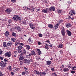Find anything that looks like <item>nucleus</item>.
Instances as JSON below:
<instances>
[{"instance_id": "nucleus-27", "label": "nucleus", "mask_w": 76, "mask_h": 76, "mask_svg": "<svg viewBox=\"0 0 76 76\" xmlns=\"http://www.w3.org/2000/svg\"><path fill=\"white\" fill-rule=\"evenodd\" d=\"M11 41H12L13 42H15L16 41V39L15 38H11Z\"/></svg>"}, {"instance_id": "nucleus-6", "label": "nucleus", "mask_w": 76, "mask_h": 76, "mask_svg": "<svg viewBox=\"0 0 76 76\" xmlns=\"http://www.w3.org/2000/svg\"><path fill=\"white\" fill-rule=\"evenodd\" d=\"M68 68H71L72 70H76V66H74V67L73 66H70V64L68 66Z\"/></svg>"}, {"instance_id": "nucleus-56", "label": "nucleus", "mask_w": 76, "mask_h": 76, "mask_svg": "<svg viewBox=\"0 0 76 76\" xmlns=\"http://www.w3.org/2000/svg\"><path fill=\"white\" fill-rule=\"evenodd\" d=\"M20 45H22L23 46V45H24L22 43H20Z\"/></svg>"}, {"instance_id": "nucleus-50", "label": "nucleus", "mask_w": 76, "mask_h": 76, "mask_svg": "<svg viewBox=\"0 0 76 76\" xmlns=\"http://www.w3.org/2000/svg\"><path fill=\"white\" fill-rule=\"evenodd\" d=\"M26 73L25 72H23L22 73V75H25Z\"/></svg>"}, {"instance_id": "nucleus-23", "label": "nucleus", "mask_w": 76, "mask_h": 76, "mask_svg": "<svg viewBox=\"0 0 76 76\" xmlns=\"http://www.w3.org/2000/svg\"><path fill=\"white\" fill-rule=\"evenodd\" d=\"M63 22V20H60L59 21H58L57 24H56L57 25H58V26H59V25H60V24L61 23V22Z\"/></svg>"}, {"instance_id": "nucleus-20", "label": "nucleus", "mask_w": 76, "mask_h": 76, "mask_svg": "<svg viewBox=\"0 0 76 76\" xmlns=\"http://www.w3.org/2000/svg\"><path fill=\"white\" fill-rule=\"evenodd\" d=\"M71 24L69 23H67L66 24V28H70V27L71 26Z\"/></svg>"}, {"instance_id": "nucleus-49", "label": "nucleus", "mask_w": 76, "mask_h": 76, "mask_svg": "<svg viewBox=\"0 0 76 76\" xmlns=\"http://www.w3.org/2000/svg\"><path fill=\"white\" fill-rule=\"evenodd\" d=\"M4 58V57H0V59H1V60H3Z\"/></svg>"}, {"instance_id": "nucleus-31", "label": "nucleus", "mask_w": 76, "mask_h": 76, "mask_svg": "<svg viewBox=\"0 0 76 76\" xmlns=\"http://www.w3.org/2000/svg\"><path fill=\"white\" fill-rule=\"evenodd\" d=\"M22 48H23V47L21 45H20V46H18V48L19 50H21V49H22Z\"/></svg>"}, {"instance_id": "nucleus-2", "label": "nucleus", "mask_w": 76, "mask_h": 76, "mask_svg": "<svg viewBox=\"0 0 76 76\" xmlns=\"http://www.w3.org/2000/svg\"><path fill=\"white\" fill-rule=\"evenodd\" d=\"M0 65L1 67H2L3 69H4L5 67H6V63L3 62V61H1L0 63Z\"/></svg>"}, {"instance_id": "nucleus-51", "label": "nucleus", "mask_w": 76, "mask_h": 76, "mask_svg": "<svg viewBox=\"0 0 76 76\" xmlns=\"http://www.w3.org/2000/svg\"><path fill=\"white\" fill-rule=\"evenodd\" d=\"M4 61H5V62H8V61L6 60V59H4Z\"/></svg>"}, {"instance_id": "nucleus-38", "label": "nucleus", "mask_w": 76, "mask_h": 76, "mask_svg": "<svg viewBox=\"0 0 76 76\" xmlns=\"http://www.w3.org/2000/svg\"><path fill=\"white\" fill-rule=\"evenodd\" d=\"M19 44V42H16L15 43V46H16V47L18 46V45Z\"/></svg>"}, {"instance_id": "nucleus-42", "label": "nucleus", "mask_w": 76, "mask_h": 76, "mask_svg": "<svg viewBox=\"0 0 76 76\" xmlns=\"http://www.w3.org/2000/svg\"><path fill=\"white\" fill-rule=\"evenodd\" d=\"M8 23H9V24H11L12 23V20H10L8 21Z\"/></svg>"}, {"instance_id": "nucleus-1", "label": "nucleus", "mask_w": 76, "mask_h": 76, "mask_svg": "<svg viewBox=\"0 0 76 76\" xmlns=\"http://www.w3.org/2000/svg\"><path fill=\"white\" fill-rule=\"evenodd\" d=\"M13 20H14L15 22H17V20H21L20 17L18 15H15L14 16H13Z\"/></svg>"}, {"instance_id": "nucleus-34", "label": "nucleus", "mask_w": 76, "mask_h": 76, "mask_svg": "<svg viewBox=\"0 0 76 76\" xmlns=\"http://www.w3.org/2000/svg\"><path fill=\"white\" fill-rule=\"evenodd\" d=\"M12 36H14L15 37H16V34L14 32H12Z\"/></svg>"}, {"instance_id": "nucleus-8", "label": "nucleus", "mask_w": 76, "mask_h": 76, "mask_svg": "<svg viewBox=\"0 0 76 76\" xmlns=\"http://www.w3.org/2000/svg\"><path fill=\"white\" fill-rule=\"evenodd\" d=\"M6 12L7 13L9 14L10 12H11V10H10V8H7V9L5 10Z\"/></svg>"}, {"instance_id": "nucleus-9", "label": "nucleus", "mask_w": 76, "mask_h": 76, "mask_svg": "<svg viewBox=\"0 0 76 76\" xmlns=\"http://www.w3.org/2000/svg\"><path fill=\"white\" fill-rule=\"evenodd\" d=\"M66 32H67V34H68V36L69 37L72 36V33L70 31H69L68 30H66Z\"/></svg>"}, {"instance_id": "nucleus-46", "label": "nucleus", "mask_w": 76, "mask_h": 76, "mask_svg": "<svg viewBox=\"0 0 76 76\" xmlns=\"http://www.w3.org/2000/svg\"><path fill=\"white\" fill-rule=\"evenodd\" d=\"M3 76V74H2V73L0 71V76Z\"/></svg>"}, {"instance_id": "nucleus-63", "label": "nucleus", "mask_w": 76, "mask_h": 76, "mask_svg": "<svg viewBox=\"0 0 76 76\" xmlns=\"http://www.w3.org/2000/svg\"><path fill=\"white\" fill-rule=\"evenodd\" d=\"M23 62L22 61V62H20V65H22L23 64L22 63Z\"/></svg>"}, {"instance_id": "nucleus-29", "label": "nucleus", "mask_w": 76, "mask_h": 76, "mask_svg": "<svg viewBox=\"0 0 76 76\" xmlns=\"http://www.w3.org/2000/svg\"><path fill=\"white\" fill-rule=\"evenodd\" d=\"M23 58H23V57L22 56L21 57H20L19 58V60L20 61H21L22 60H23Z\"/></svg>"}, {"instance_id": "nucleus-3", "label": "nucleus", "mask_w": 76, "mask_h": 76, "mask_svg": "<svg viewBox=\"0 0 76 76\" xmlns=\"http://www.w3.org/2000/svg\"><path fill=\"white\" fill-rule=\"evenodd\" d=\"M61 34L62 36H65V30L64 27H62L61 29Z\"/></svg>"}, {"instance_id": "nucleus-22", "label": "nucleus", "mask_w": 76, "mask_h": 76, "mask_svg": "<svg viewBox=\"0 0 76 76\" xmlns=\"http://www.w3.org/2000/svg\"><path fill=\"white\" fill-rule=\"evenodd\" d=\"M69 69H68V68H64V69H63V71H64V72H69Z\"/></svg>"}, {"instance_id": "nucleus-10", "label": "nucleus", "mask_w": 76, "mask_h": 76, "mask_svg": "<svg viewBox=\"0 0 76 76\" xmlns=\"http://www.w3.org/2000/svg\"><path fill=\"white\" fill-rule=\"evenodd\" d=\"M48 8H47L46 9L43 10L42 12L45 13H47V11H48Z\"/></svg>"}, {"instance_id": "nucleus-12", "label": "nucleus", "mask_w": 76, "mask_h": 76, "mask_svg": "<svg viewBox=\"0 0 76 76\" xmlns=\"http://www.w3.org/2000/svg\"><path fill=\"white\" fill-rule=\"evenodd\" d=\"M4 34L5 37H7L8 35H9V31H6L5 33Z\"/></svg>"}, {"instance_id": "nucleus-40", "label": "nucleus", "mask_w": 76, "mask_h": 76, "mask_svg": "<svg viewBox=\"0 0 76 76\" xmlns=\"http://www.w3.org/2000/svg\"><path fill=\"white\" fill-rule=\"evenodd\" d=\"M71 72L73 74V73H75L76 72V71H75L72 70L71 71Z\"/></svg>"}, {"instance_id": "nucleus-61", "label": "nucleus", "mask_w": 76, "mask_h": 76, "mask_svg": "<svg viewBox=\"0 0 76 76\" xmlns=\"http://www.w3.org/2000/svg\"><path fill=\"white\" fill-rule=\"evenodd\" d=\"M49 46H50V47H52V46H53V44H51L50 45H49Z\"/></svg>"}, {"instance_id": "nucleus-39", "label": "nucleus", "mask_w": 76, "mask_h": 76, "mask_svg": "<svg viewBox=\"0 0 76 76\" xmlns=\"http://www.w3.org/2000/svg\"><path fill=\"white\" fill-rule=\"evenodd\" d=\"M18 53H22V50H18Z\"/></svg>"}, {"instance_id": "nucleus-59", "label": "nucleus", "mask_w": 76, "mask_h": 76, "mask_svg": "<svg viewBox=\"0 0 76 76\" xmlns=\"http://www.w3.org/2000/svg\"><path fill=\"white\" fill-rule=\"evenodd\" d=\"M28 10V8L26 7L25 9V10Z\"/></svg>"}, {"instance_id": "nucleus-26", "label": "nucleus", "mask_w": 76, "mask_h": 76, "mask_svg": "<svg viewBox=\"0 0 76 76\" xmlns=\"http://www.w3.org/2000/svg\"><path fill=\"white\" fill-rule=\"evenodd\" d=\"M28 41H29V42H31V43H32L33 42L31 40V37H29L28 39Z\"/></svg>"}, {"instance_id": "nucleus-21", "label": "nucleus", "mask_w": 76, "mask_h": 76, "mask_svg": "<svg viewBox=\"0 0 76 76\" xmlns=\"http://www.w3.org/2000/svg\"><path fill=\"white\" fill-rule=\"evenodd\" d=\"M69 14L70 15H75V13L74 11H73V10H72L69 13Z\"/></svg>"}, {"instance_id": "nucleus-58", "label": "nucleus", "mask_w": 76, "mask_h": 76, "mask_svg": "<svg viewBox=\"0 0 76 76\" xmlns=\"http://www.w3.org/2000/svg\"><path fill=\"white\" fill-rule=\"evenodd\" d=\"M11 75H14V73H13V72H11Z\"/></svg>"}, {"instance_id": "nucleus-48", "label": "nucleus", "mask_w": 76, "mask_h": 76, "mask_svg": "<svg viewBox=\"0 0 76 76\" xmlns=\"http://www.w3.org/2000/svg\"><path fill=\"white\" fill-rule=\"evenodd\" d=\"M24 54L23 53H21L20 55V56L21 57V56H23Z\"/></svg>"}, {"instance_id": "nucleus-16", "label": "nucleus", "mask_w": 76, "mask_h": 76, "mask_svg": "<svg viewBox=\"0 0 76 76\" xmlns=\"http://www.w3.org/2000/svg\"><path fill=\"white\" fill-rule=\"evenodd\" d=\"M15 29H17L19 31H21V28L19 27H15Z\"/></svg>"}, {"instance_id": "nucleus-19", "label": "nucleus", "mask_w": 76, "mask_h": 76, "mask_svg": "<svg viewBox=\"0 0 76 76\" xmlns=\"http://www.w3.org/2000/svg\"><path fill=\"white\" fill-rule=\"evenodd\" d=\"M45 48L47 50H48L49 49V45H48L46 44L45 45Z\"/></svg>"}, {"instance_id": "nucleus-17", "label": "nucleus", "mask_w": 76, "mask_h": 76, "mask_svg": "<svg viewBox=\"0 0 76 76\" xmlns=\"http://www.w3.org/2000/svg\"><path fill=\"white\" fill-rule=\"evenodd\" d=\"M46 64L47 65H50L51 64V61H46Z\"/></svg>"}, {"instance_id": "nucleus-24", "label": "nucleus", "mask_w": 76, "mask_h": 76, "mask_svg": "<svg viewBox=\"0 0 76 76\" xmlns=\"http://www.w3.org/2000/svg\"><path fill=\"white\" fill-rule=\"evenodd\" d=\"M3 46L4 48L5 47H7V45H6V42H4L3 43Z\"/></svg>"}, {"instance_id": "nucleus-52", "label": "nucleus", "mask_w": 76, "mask_h": 76, "mask_svg": "<svg viewBox=\"0 0 76 76\" xmlns=\"http://www.w3.org/2000/svg\"><path fill=\"white\" fill-rule=\"evenodd\" d=\"M41 43L40 42H39L38 43V45H41Z\"/></svg>"}, {"instance_id": "nucleus-18", "label": "nucleus", "mask_w": 76, "mask_h": 76, "mask_svg": "<svg viewBox=\"0 0 76 76\" xmlns=\"http://www.w3.org/2000/svg\"><path fill=\"white\" fill-rule=\"evenodd\" d=\"M37 54L38 55H41V52L40 51V50H39V49H37Z\"/></svg>"}, {"instance_id": "nucleus-30", "label": "nucleus", "mask_w": 76, "mask_h": 76, "mask_svg": "<svg viewBox=\"0 0 76 76\" xmlns=\"http://www.w3.org/2000/svg\"><path fill=\"white\" fill-rule=\"evenodd\" d=\"M32 53L31 54L32 55H36V53L35 52V51H31Z\"/></svg>"}, {"instance_id": "nucleus-60", "label": "nucleus", "mask_w": 76, "mask_h": 76, "mask_svg": "<svg viewBox=\"0 0 76 76\" xmlns=\"http://www.w3.org/2000/svg\"><path fill=\"white\" fill-rule=\"evenodd\" d=\"M41 59V58H40V57H39V58H37V60H39Z\"/></svg>"}, {"instance_id": "nucleus-28", "label": "nucleus", "mask_w": 76, "mask_h": 76, "mask_svg": "<svg viewBox=\"0 0 76 76\" xmlns=\"http://www.w3.org/2000/svg\"><path fill=\"white\" fill-rule=\"evenodd\" d=\"M26 47V48H27L28 50H29V49H30V46H29V45H26L25 46Z\"/></svg>"}, {"instance_id": "nucleus-55", "label": "nucleus", "mask_w": 76, "mask_h": 76, "mask_svg": "<svg viewBox=\"0 0 76 76\" xmlns=\"http://www.w3.org/2000/svg\"><path fill=\"white\" fill-rule=\"evenodd\" d=\"M23 24H24V25H25V24H26V22L25 21H23Z\"/></svg>"}, {"instance_id": "nucleus-47", "label": "nucleus", "mask_w": 76, "mask_h": 76, "mask_svg": "<svg viewBox=\"0 0 76 76\" xmlns=\"http://www.w3.org/2000/svg\"><path fill=\"white\" fill-rule=\"evenodd\" d=\"M3 54V52L2 51L0 50V55H1V54Z\"/></svg>"}, {"instance_id": "nucleus-33", "label": "nucleus", "mask_w": 76, "mask_h": 76, "mask_svg": "<svg viewBox=\"0 0 76 76\" xmlns=\"http://www.w3.org/2000/svg\"><path fill=\"white\" fill-rule=\"evenodd\" d=\"M7 69L8 70H12V68H11V66H9L7 67Z\"/></svg>"}, {"instance_id": "nucleus-62", "label": "nucleus", "mask_w": 76, "mask_h": 76, "mask_svg": "<svg viewBox=\"0 0 76 76\" xmlns=\"http://www.w3.org/2000/svg\"><path fill=\"white\" fill-rule=\"evenodd\" d=\"M60 52V53L61 54H62V53H63V51H59Z\"/></svg>"}, {"instance_id": "nucleus-43", "label": "nucleus", "mask_w": 76, "mask_h": 76, "mask_svg": "<svg viewBox=\"0 0 76 76\" xmlns=\"http://www.w3.org/2000/svg\"><path fill=\"white\" fill-rule=\"evenodd\" d=\"M39 37H42V34H39Z\"/></svg>"}, {"instance_id": "nucleus-36", "label": "nucleus", "mask_w": 76, "mask_h": 76, "mask_svg": "<svg viewBox=\"0 0 76 76\" xmlns=\"http://www.w3.org/2000/svg\"><path fill=\"white\" fill-rule=\"evenodd\" d=\"M26 51L25 50H24L23 52V53L24 55V54H26Z\"/></svg>"}, {"instance_id": "nucleus-54", "label": "nucleus", "mask_w": 76, "mask_h": 76, "mask_svg": "<svg viewBox=\"0 0 76 76\" xmlns=\"http://www.w3.org/2000/svg\"><path fill=\"white\" fill-rule=\"evenodd\" d=\"M35 73H36V74H39V72L36 71L35 72Z\"/></svg>"}, {"instance_id": "nucleus-25", "label": "nucleus", "mask_w": 76, "mask_h": 76, "mask_svg": "<svg viewBox=\"0 0 76 76\" xmlns=\"http://www.w3.org/2000/svg\"><path fill=\"white\" fill-rule=\"evenodd\" d=\"M17 71H18V69L17 68H14L13 70V72H17Z\"/></svg>"}, {"instance_id": "nucleus-5", "label": "nucleus", "mask_w": 76, "mask_h": 76, "mask_svg": "<svg viewBox=\"0 0 76 76\" xmlns=\"http://www.w3.org/2000/svg\"><path fill=\"white\" fill-rule=\"evenodd\" d=\"M5 57L8 56V57H10L11 56V53L10 52H7L4 54Z\"/></svg>"}, {"instance_id": "nucleus-37", "label": "nucleus", "mask_w": 76, "mask_h": 76, "mask_svg": "<svg viewBox=\"0 0 76 76\" xmlns=\"http://www.w3.org/2000/svg\"><path fill=\"white\" fill-rule=\"evenodd\" d=\"M41 74H42V75H46V73H45V72H41Z\"/></svg>"}, {"instance_id": "nucleus-32", "label": "nucleus", "mask_w": 76, "mask_h": 76, "mask_svg": "<svg viewBox=\"0 0 76 76\" xmlns=\"http://www.w3.org/2000/svg\"><path fill=\"white\" fill-rule=\"evenodd\" d=\"M31 12H33L35 10V8H34L31 7Z\"/></svg>"}, {"instance_id": "nucleus-14", "label": "nucleus", "mask_w": 76, "mask_h": 76, "mask_svg": "<svg viewBox=\"0 0 76 76\" xmlns=\"http://www.w3.org/2000/svg\"><path fill=\"white\" fill-rule=\"evenodd\" d=\"M53 25L51 24H48V27H49V28L50 29H52V28H53Z\"/></svg>"}, {"instance_id": "nucleus-15", "label": "nucleus", "mask_w": 76, "mask_h": 76, "mask_svg": "<svg viewBox=\"0 0 76 76\" xmlns=\"http://www.w3.org/2000/svg\"><path fill=\"white\" fill-rule=\"evenodd\" d=\"M58 25L57 24H56L53 27V29L55 30H56L58 28Z\"/></svg>"}, {"instance_id": "nucleus-64", "label": "nucleus", "mask_w": 76, "mask_h": 76, "mask_svg": "<svg viewBox=\"0 0 76 76\" xmlns=\"http://www.w3.org/2000/svg\"><path fill=\"white\" fill-rule=\"evenodd\" d=\"M24 69H25V70H28V68L26 67H24Z\"/></svg>"}, {"instance_id": "nucleus-7", "label": "nucleus", "mask_w": 76, "mask_h": 76, "mask_svg": "<svg viewBox=\"0 0 76 76\" xmlns=\"http://www.w3.org/2000/svg\"><path fill=\"white\" fill-rule=\"evenodd\" d=\"M23 63H24L25 64H26V63H30V60H27L26 59H24L23 60Z\"/></svg>"}, {"instance_id": "nucleus-45", "label": "nucleus", "mask_w": 76, "mask_h": 76, "mask_svg": "<svg viewBox=\"0 0 76 76\" xmlns=\"http://www.w3.org/2000/svg\"><path fill=\"white\" fill-rule=\"evenodd\" d=\"M59 47L60 48H63V45H62L61 44H60L59 46Z\"/></svg>"}, {"instance_id": "nucleus-53", "label": "nucleus", "mask_w": 76, "mask_h": 76, "mask_svg": "<svg viewBox=\"0 0 76 76\" xmlns=\"http://www.w3.org/2000/svg\"><path fill=\"white\" fill-rule=\"evenodd\" d=\"M32 55V53H30L29 55H28V56H29V57H31V56Z\"/></svg>"}, {"instance_id": "nucleus-57", "label": "nucleus", "mask_w": 76, "mask_h": 76, "mask_svg": "<svg viewBox=\"0 0 76 76\" xmlns=\"http://www.w3.org/2000/svg\"><path fill=\"white\" fill-rule=\"evenodd\" d=\"M51 70H52V71H53V72H54V70H54V68H52Z\"/></svg>"}, {"instance_id": "nucleus-13", "label": "nucleus", "mask_w": 76, "mask_h": 76, "mask_svg": "<svg viewBox=\"0 0 76 76\" xmlns=\"http://www.w3.org/2000/svg\"><path fill=\"white\" fill-rule=\"evenodd\" d=\"M29 25L31 29H34V24H29Z\"/></svg>"}, {"instance_id": "nucleus-44", "label": "nucleus", "mask_w": 76, "mask_h": 76, "mask_svg": "<svg viewBox=\"0 0 76 76\" xmlns=\"http://www.w3.org/2000/svg\"><path fill=\"white\" fill-rule=\"evenodd\" d=\"M14 54H15V55H17L18 54V52H17V51H14Z\"/></svg>"}, {"instance_id": "nucleus-41", "label": "nucleus", "mask_w": 76, "mask_h": 76, "mask_svg": "<svg viewBox=\"0 0 76 76\" xmlns=\"http://www.w3.org/2000/svg\"><path fill=\"white\" fill-rule=\"evenodd\" d=\"M58 12L59 13H61V10H58Z\"/></svg>"}, {"instance_id": "nucleus-11", "label": "nucleus", "mask_w": 76, "mask_h": 76, "mask_svg": "<svg viewBox=\"0 0 76 76\" xmlns=\"http://www.w3.org/2000/svg\"><path fill=\"white\" fill-rule=\"evenodd\" d=\"M12 44H13V43L12 42L9 41L7 43V45H8V46H11L12 45Z\"/></svg>"}, {"instance_id": "nucleus-35", "label": "nucleus", "mask_w": 76, "mask_h": 76, "mask_svg": "<svg viewBox=\"0 0 76 76\" xmlns=\"http://www.w3.org/2000/svg\"><path fill=\"white\" fill-rule=\"evenodd\" d=\"M11 1L12 3H16V0H11Z\"/></svg>"}, {"instance_id": "nucleus-4", "label": "nucleus", "mask_w": 76, "mask_h": 76, "mask_svg": "<svg viewBox=\"0 0 76 76\" xmlns=\"http://www.w3.org/2000/svg\"><path fill=\"white\" fill-rule=\"evenodd\" d=\"M48 10H49V11H55V10H56V8H55V7L54 6L51 7L49 8H48Z\"/></svg>"}]
</instances>
